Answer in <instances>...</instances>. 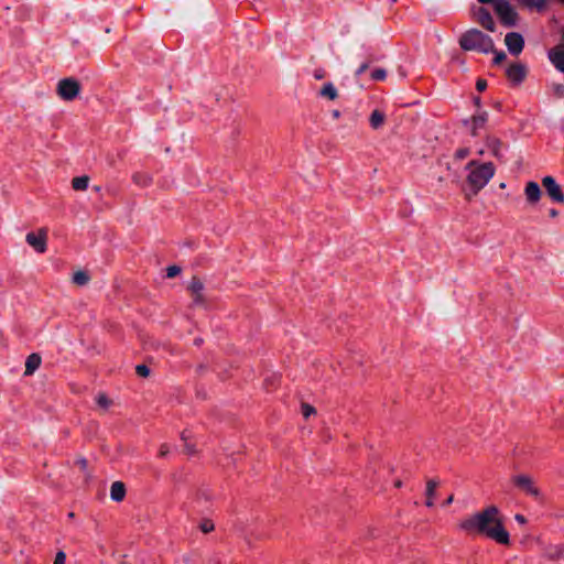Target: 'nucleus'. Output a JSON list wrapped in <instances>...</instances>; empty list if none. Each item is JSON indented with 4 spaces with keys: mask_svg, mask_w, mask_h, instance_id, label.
I'll return each mask as SVG.
<instances>
[{
    "mask_svg": "<svg viewBox=\"0 0 564 564\" xmlns=\"http://www.w3.org/2000/svg\"><path fill=\"white\" fill-rule=\"evenodd\" d=\"M457 527L466 534L481 535L503 546L511 545L510 533L506 529L503 517L496 505H488L462 519Z\"/></svg>",
    "mask_w": 564,
    "mask_h": 564,
    "instance_id": "nucleus-1",
    "label": "nucleus"
},
{
    "mask_svg": "<svg viewBox=\"0 0 564 564\" xmlns=\"http://www.w3.org/2000/svg\"><path fill=\"white\" fill-rule=\"evenodd\" d=\"M466 188L465 197L470 200L487 186L496 174V166L491 162H480L478 160L469 161L466 166Z\"/></svg>",
    "mask_w": 564,
    "mask_h": 564,
    "instance_id": "nucleus-2",
    "label": "nucleus"
},
{
    "mask_svg": "<svg viewBox=\"0 0 564 564\" xmlns=\"http://www.w3.org/2000/svg\"><path fill=\"white\" fill-rule=\"evenodd\" d=\"M459 45L465 51H478L485 54L495 52L492 39L477 29L466 31L459 39Z\"/></svg>",
    "mask_w": 564,
    "mask_h": 564,
    "instance_id": "nucleus-3",
    "label": "nucleus"
},
{
    "mask_svg": "<svg viewBox=\"0 0 564 564\" xmlns=\"http://www.w3.org/2000/svg\"><path fill=\"white\" fill-rule=\"evenodd\" d=\"M82 91V84L74 77H65L57 82L56 94L64 101L75 100Z\"/></svg>",
    "mask_w": 564,
    "mask_h": 564,
    "instance_id": "nucleus-4",
    "label": "nucleus"
},
{
    "mask_svg": "<svg viewBox=\"0 0 564 564\" xmlns=\"http://www.w3.org/2000/svg\"><path fill=\"white\" fill-rule=\"evenodd\" d=\"M187 290L192 297V305L198 308H207L208 301L205 294V284L198 276H193L188 282Z\"/></svg>",
    "mask_w": 564,
    "mask_h": 564,
    "instance_id": "nucleus-5",
    "label": "nucleus"
},
{
    "mask_svg": "<svg viewBox=\"0 0 564 564\" xmlns=\"http://www.w3.org/2000/svg\"><path fill=\"white\" fill-rule=\"evenodd\" d=\"M26 243L37 253H44L47 250V229L42 227L36 230L29 231L25 235Z\"/></svg>",
    "mask_w": 564,
    "mask_h": 564,
    "instance_id": "nucleus-6",
    "label": "nucleus"
},
{
    "mask_svg": "<svg viewBox=\"0 0 564 564\" xmlns=\"http://www.w3.org/2000/svg\"><path fill=\"white\" fill-rule=\"evenodd\" d=\"M495 11L505 25L513 26L517 24L518 14L507 0H496Z\"/></svg>",
    "mask_w": 564,
    "mask_h": 564,
    "instance_id": "nucleus-7",
    "label": "nucleus"
},
{
    "mask_svg": "<svg viewBox=\"0 0 564 564\" xmlns=\"http://www.w3.org/2000/svg\"><path fill=\"white\" fill-rule=\"evenodd\" d=\"M512 482L514 484V486H517L525 494L534 498L541 497V490L535 486L534 480L531 476L525 474L516 475L512 477Z\"/></svg>",
    "mask_w": 564,
    "mask_h": 564,
    "instance_id": "nucleus-8",
    "label": "nucleus"
},
{
    "mask_svg": "<svg viewBox=\"0 0 564 564\" xmlns=\"http://www.w3.org/2000/svg\"><path fill=\"white\" fill-rule=\"evenodd\" d=\"M542 557L552 563H564V544L546 543L542 546Z\"/></svg>",
    "mask_w": 564,
    "mask_h": 564,
    "instance_id": "nucleus-9",
    "label": "nucleus"
},
{
    "mask_svg": "<svg viewBox=\"0 0 564 564\" xmlns=\"http://www.w3.org/2000/svg\"><path fill=\"white\" fill-rule=\"evenodd\" d=\"M542 185L544 186L547 195L557 203H564V194L561 186L556 183L553 176H544L542 178Z\"/></svg>",
    "mask_w": 564,
    "mask_h": 564,
    "instance_id": "nucleus-10",
    "label": "nucleus"
},
{
    "mask_svg": "<svg viewBox=\"0 0 564 564\" xmlns=\"http://www.w3.org/2000/svg\"><path fill=\"white\" fill-rule=\"evenodd\" d=\"M505 44L512 55H519L524 46L523 36L518 32H510L506 34Z\"/></svg>",
    "mask_w": 564,
    "mask_h": 564,
    "instance_id": "nucleus-11",
    "label": "nucleus"
},
{
    "mask_svg": "<svg viewBox=\"0 0 564 564\" xmlns=\"http://www.w3.org/2000/svg\"><path fill=\"white\" fill-rule=\"evenodd\" d=\"M524 195L528 204L536 205L542 196V191L536 182H528L524 187Z\"/></svg>",
    "mask_w": 564,
    "mask_h": 564,
    "instance_id": "nucleus-12",
    "label": "nucleus"
},
{
    "mask_svg": "<svg viewBox=\"0 0 564 564\" xmlns=\"http://www.w3.org/2000/svg\"><path fill=\"white\" fill-rule=\"evenodd\" d=\"M549 59L556 69L564 73V45H557L549 51Z\"/></svg>",
    "mask_w": 564,
    "mask_h": 564,
    "instance_id": "nucleus-13",
    "label": "nucleus"
},
{
    "mask_svg": "<svg viewBox=\"0 0 564 564\" xmlns=\"http://www.w3.org/2000/svg\"><path fill=\"white\" fill-rule=\"evenodd\" d=\"M487 149L491 152L492 156L499 161L503 160V144L496 137H487L485 140Z\"/></svg>",
    "mask_w": 564,
    "mask_h": 564,
    "instance_id": "nucleus-14",
    "label": "nucleus"
},
{
    "mask_svg": "<svg viewBox=\"0 0 564 564\" xmlns=\"http://www.w3.org/2000/svg\"><path fill=\"white\" fill-rule=\"evenodd\" d=\"M41 364H42V357L40 354L33 352V354L29 355L25 359L23 375L25 377L32 376L41 367Z\"/></svg>",
    "mask_w": 564,
    "mask_h": 564,
    "instance_id": "nucleus-15",
    "label": "nucleus"
},
{
    "mask_svg": "<svg viewBox=\"0 0 564 564\" xmlns=\"http://www.w3.org/2000/svg\"><path fill=\"white\" fill-rule=\"evenodd\" d=\"M506 73L511 82L520 84L525 77L527 68L522 64H513L507 68Z\"/></svg>",
    "mask_w": 564,
    "mask_h": 564,
    "instance_id": "nucleus-16",
    "label": "nucleus"
},
{
    "mask_svg": "<svg viewBox=\"0 0 564 564\" xmlns=\"http://www.w3.org/2000/svg\"><path fill=\"white\" fill-rule=\"evenodd\" d=\"M476 18H477V21L478 23L484 26L486 30L490 31V32H494L495 31V22H494V19L491 17V14L488 12V10L484 9V8H479L477 11H476Z\"/></svg>",
    "mask_w": 564,
    "mask_h": 564,
    "instance_id": "nucleus-17",
    "label": "nucleus"
},
{
    "mask_svg": "<svg viewBox=\"0 0 564 564\" xmlns=\"http://www.w3.org/2000/svg\"><path fill=\"white\" fill-rule=\"evenodd\" d=\"M438 486H440V481L437 479L431 478V479L426 480V486H425V496H426L425 505H426V507L432 508L434 506V500H435L436 490H437Z\"/></svg>",
    "mask_w": 564,
    "mask_h": 564,
    "instance_id": "nucleus-18",
    "label": "nucleus"
},
{
    "mask_svg": "<svg viewBox=\"0 0 564 564\" xmlns=\"http://www.w3.org/2000/svg\"><path fill=\"white\" fill-rule=\"evenodd\" d=\"M126 486L122 481H113L110 486V498L115 502H121L126 497Z\"/></svg>",
    "mask_w": 564,
    "mask_h": 564,
    "instance_id": "nucleus-19",
    "label": "nucleus"
},
{
    "mask_svg": "<svg viewBox=\"0 0 564 564\" xmlns=\"http://www.w3.org/2000/svg\"><path fill=\"white\" fill-rule=\"evenodd\" d=\"M319 96L333 101L338 98V90L333 83L328 82L321 88Z\"/></svg>",
    "mask_w": 564,
    "mask_h": 564,
    "instance_id": "nucleus-20",
    "label": "nucleus"
},
{
    "mask_svg": "<svg viewBox=\"0 0 564 564\" xmlns=\"http://www.w3.org/2000/svg\"><path fill=\"white\" fill-rule=\"evenodd\" d=\"M488 120V112L481 111L475 115L471 119V133L477 134L479 129H482Z\"/></svg>",
    "mask_w": 564,
    "mask_h": 564,
    "instance_id": "nucleus-21",
    "label": "nucleus"
},
{
    "mask_svg": "<svg viewBox=\"0 0 564 564\" xmlns=\"http://www.w3.org/2000/svg\"><path fill=\"white\" fill-rule=\"evenodd\" d=\"M72 282L77 286H85L90 282V275L86 270L78 269L74 271Z\"/></svg>",
    "mask_w": 564,
    "mask_h": 564,
    "instance_id": "nucleus-22",
    "label": "nucleus"
},
{
    "mask_svg": "<svg viewBox=\"0 0 564 564\" xmlns=\"http://www.w3.org/2000/svg\"><path fill=\"white\" fill-rule=\"evenodd\" d=\"M89 182L88 175L76 176L72 180V187L76 192H84L88 188Z\"/></svg>",
    "mask_w": 564,
    "mask_h": 564,
    "instance_id": "nucleus-23",
    "label": "nucleus"
},
{
    "mask_svg": "<svg viewBox=\"0 0 564 564\" xmlns=\"http://www.w3.org/2000/svg\"><path fill=\"white\" fill-rule=\"evenodd\" d=\"M386 120L384 113L380 110H373L370 115L369 121L373 129H379Z\"/></svg>",
    "mask_w": 564,
    "mask_h": 564,
    "instance_id": "nucleus-24",
    "label": "nucleus"
},
{
    "mask_svg": "<svg viewBox=\"0 0 564 564\" xmlns=\"http://www.w3.org/2000/svg\"><path fill=\"white\" fill-rule=\"evenodd\" d=\"M96 403L102 411H108L112 405V400L105 393H99L96 397Z\"/></svg>",
    "mask_w": 564,
    "mask_h": 564,
    "instance_id": "nucleus-25",
    "label": "nucleus"
},
{
    "mask_svg": "<svg viewBox=\"0 0 564 564\" xmlns=\"http://www.w3.org/2000/svg\"><path fill=\"white\" fill-rule=\"evenodd\" d=\"M301 412H302V415L305 419H308L310 416L316 414V409L313 405L308 404V403H302Z\"/></svg>",
    "mask_w": 564,
    "mask_h": 564,
    "instance_id": "nucleus-26",
    "label": "nucleus"
},
{
    "mask_svg": "<svg viewBox=\"0 0 564 564\" xmlns=\"http://www.w3.org/2000/svg\"><path fill=\"white\" fill-rule=\"evenodd\" d=\"M135 372L138 373V376H140L142 378H148L151 375L150 368L147 365H143V364L138 365L135 367Z\"/></svg>",
    "mask_w": 564,
    "mask_h": 564,
    "instance_id": "nucleus-27",
    "label": "nucleus"
},
{
    "mask_svg": "<svg viewBox=\"0 0 564 564\" xmlns=\"http://www.w3.org/2000/svg\"><path fill=\"white\" fill-rule=\"evenodd\" d=\"M373 80H384L387 77V70L384 68H377L370 74Z\"/></svg>",
    "mask_w": 564,
    "mask_h": 564,
    "instance_id": "nucleus-28",
    "label": "nucleus"
},
{
    "mask_svg": "<svg viewBox=\"0 0 564 564\" xmlns=\"http://www.w3.org/2000/svg\"><path fill=\"white\" fill-rule=\"evenodd\" d=\"M199 529H200V530H202V532H204V533H209V532L214 531L215 525H214V523H213L210 520H204V521L199 524Z\"/></svg>",
    "mask_w": 564,
    "mask_h": 564,
    "instance_id": "nucleus-29",
    "label": "nucleus"
},
{
    "mask_svg": "<svg viewBox=\"0 0 564 564\" xmlns=\"http://www.w3.org/2000/svg\"><path fill=\"white\" fill-rule=\"evenodd\" d=\"M53 564H66V553L63 550L55 553Z\"/></svg>",
    "mask_w": 564,
    "mask_h": 564,
    "instance_id": "nucleus-30",
    "label": "nucleus"
},
{
    "mask_svg": "<svg viewBox=\"0 0 564 564\" xmlns=\"http://www.w3.org/2000/svg\"><path fill=\"white\" fill-rule=\"evenodd\" d=\"M133 181L137 184L148 185L151 182V177L148 176V175L137 174V175L133 176Z\"/></svg>",
    "mask_w": 564,
    "mask_h": 564,
    "instance_id": "nucleus-31",
    "label": "nucleus"
},
{
    "mask_svg": "<svg viewBox=\"0 0 564 564\" xmlns=\"http://www.w3.org/2000/svg\"><path fill=\"white\" fill-rule=\"evenodd\" d=\"M181 273V268L178 265H170L166 269V276L174 278Z\"/></svg>",
    "mask_w": 564,
    "mask_h": 564,
    "instance_id": "nucleus-32",
    "label": "nucleus"
},
{
    "mask_svg": "<svg viewBox=\"0 0 564 564\" xmlns=\"http://www.w3.org/2000/svg\"><path fill=\"white\" fill-rule=\"evenodd\" d=\"M495 53H496L495 59H494L495 64H500L501 62H503L506 59V54L503 52H495Z\"/></svg>",
    "mask_w": 564,
    "mask_h": 564,
    "instance_id": "nucleus-33",
    "label": "nucleus"
},
{
    "mask_svg": "<svg viewBox=\"0 0 564 564\" xmlns=\"http://www.w3.org/2000/svg\"><path fill=\"white\" fill-rule=\"evenodd\" d=\"M468 153H469L468 149H459L458 151H456L455 158L464 159L468 155Z\"/></svg>",
    "mask_w": 564,
    "mask_h": 564,
    "instance_id": "nucleus-34",
    "label": "nucleus"
},
{
    "mask_svg": "<svg viewBox=\"0 0 564 564\" xmlns=\"http://www.w3.org/2000/svg\"><path fill=\"white\" fill-rule=\"evenodd\" d=\"M486 87H487V83H486L485 79H478L477 80V83H476L477 90L482 91V90L486 89Z\"/></svg>",
    "mask_w": 564,
    "mask_h": 564,
    "instance_id": "nucleus-35",
    "label": "nucleus"
},
{
    "mask_svg": "<svg viewBox=\"0 0 564 564\" xmlns=\"http://www.w3.org/2000/svg\"><path fill=\"white\" fill-rule=\"evenodd\" d=\"M369 68V64L368 63H362L358 69L356 70V75L357 76H360L362 73H365L367 69Z\"/></svg>",
    "mask_w": 564,
    "mask_h": 564,
    "instance_id": "nucleus-36",
    "label": "nucleus"
},
{
    "mask_svg": "<svg viewBox=\"0 0 564 564\" xmlns=\"http://www.w3.org/2000/svg\"><path fill=\"white\" fill-rule=\"evenodd\" d=\"M514 519L520 524H525L527 523V519L522 514H516Z\"/></svg>",
    "mask_w": 564,
    "mask_h": 564,
    "instance_id": "nucleus-37",
    "label": "nucleus"
},
{
    "mask_svg": "<svg viewBox=\"0 0 564 564\" xmlns=\"http://www.w3.org/2000/svg\"><path fill=\"white\" fill-rule=\"evenodd\" d=\"M474 104H475V106H476L477 108H480V106H481L480 98H479V97L474 98Z\"/></svg>",
    "mask_w": 564,
    "mask_h": 564,
    "instance_id": "nucleus-38",
    "label": "nucleus"
},
{
    "mask_svg": "<svg viewBox=\"0 0 564 564\" xmlns=\"http://www.w3.org/2000/svg\"><path fill=\"white\" fill-rule=\"evenodd\" d=\"M78 464L80 465L82 468H86L87 467V462L84 458L79 459Z\"/></svg>",
    "mask_w": 564,
    "mask_h": 564,
    "instance_id": "nucleus-39",
    "label": "nucleus"
},
{
    "mask_svg": "<svg viewBox=\"0 0 564 564\" xmlns=\"http://www.w3.org/2000/svg\"><path fill=\"white\" fill-rule=\"evenodd\" d=\"M402 485H403V484H402V481H401L400 479H398V480H395V481H394V487H395V488H401V487H402Z\"/></svg>",
    "mask_w": 564,
    "mask_h": 564,
    "instance_id": "nucleus-40",
    "label": "nucleus"
},
{
    "mask_svg": "<svg viewBox=\"0 0 564 564\" xmlns=\"http://www.w3.org/2000/svg\"><path fill=\"white\" fill-rule=\"evenodd\" d=\"M453 501H454V496H453V495H451V496L446 499L445 503H446V505H451Z\"/></svg>",
    "mask_w": 564,
    "mask_h": 564,
    "instance_id": "nucleus-41",
    "label": "nucleus"
},
{
    "mask_svg": "<svg viewBox=\"0 0 564 564\" xmlns=\"http://www.w3.org/2000/svg\"><path fill=\"white\" fill-rule=\"evenodd\" d=\"M550 216L551 217H556L557 216V212L555 209H551L550 210Z\"/></svg>",
    "mask_w": 564,
    "mask_h": 564,
    "instance_id": "nucleus-42",
    "label": "nucleus"
},
{
    "mask_svg": "<svg viewBox=\"0 0 564 564\" xmlns=\"http://www.w3.org/2000/svg\"><path fill=\"white\" fill-rule=\"evenodd\" d=\"M323 76H324V75H323V73H316V74H315V78H316V79H322V78H323Z\"/></svg>",
    "mask_w": 564,
    "mask_h": 564,
    "instance_id": "nucleus-43",
    "label": "nucleus"
},
{
    "mask_svg": "<svg viewBox=\"0 0 564 564\" xmlns=\"http://www.w3.org/2000/svg\"><path fill=\"white\" fill-rule=\"evenodd\" d=\"M478 1L480 3H489V2H494L495 3L496 0H478Z\"/></svg>",
    "mask_w": 564,
    "mask_h": 564,
    "instance_id": "nucleus-44",
    "label": "nucleus"
},
{
    "mask_svg": "<svg viewBox=\"0 0 564 564\" xmlns=\"http://www.w3.org/2000/svg\"><path fill=\"white\" fill-rule=\"evenodd\" d=\"M557 91L563 93V86H558V87H557Z\"/></svg>",
    "mask_w": 564,
    "mask_h": 564,
    "instance_id": "nucleus-45",
    "label": "nucleus"
},
{
    "mask_svg": "<svg viewBox=\"0 0 564 564\" xmlns=\"http://www.w3.org/2000/svg\"><path fill=\"white\" fill-rule=\"evenodd\" d=\"M334 117L337 118L339 116V112L338 111H334Z\"/></svg>",
    "mask_w": 564,
    "mask_h": 564,
    "instance_id": "nucleus-46",
    "label": "nucleus"
},
{
    "mask_svg": "<svg viewBox=\"0 0 564 564\" xmlns=\"http://www.w3.org/2000/svg\"><path fill=\"white\" fill-rule=\"evenodd\" d=\"M499 186H500V188H505L506 187V183H501Z\"/></svg>",
    "mask_w": 564,
    "mask_h": 564,
    "instance_id": "nucleus-47",
    "label": "nucleus"
},
{
    "mask_svg": "<svg viewBox=\"0 0 564 564\" xmlns=\"http://www.w3.org/2000/svg\"><path fill=\"white\" fill-rule=\"evenodd\" d=\"M478 154H479V155H482V154H484V150H479V151H478Z\"/></svg>",
    "mask_w": 564,
    "mask_h": 564,
    "instance_id": "nucleus-48",
    "label": "nucleus"
},
{
    "mask_svg": "<svg viewBox=\"0 0 564 564\" xmlns=\"http://www.w3.org/2000/svg\"><path fill=\"white\" fill-rule=\"evenodd\" d=\"M562 36H563V40H564V31H563V35Z\"/></svg>",
    "mask_w": 564,
    "mask_h": 564,
    "instance_id": "nucleus-49",
    "label": "nucleus"
},
{
    "mask_svg": "<svg viewBox=\"0 0 564 564\" xmlns=\"http://www.w3.org/2000/svg\"><path fill=\"white\" fill-rule=\"evenodd\" d=\"M564 3V0H561Z\"/></svg>",
    "mask_w": 564,
    "mask_h": 564,
    "instance_id": "nucleus-50",
    "label": "nucleus"
}]
</instances>
